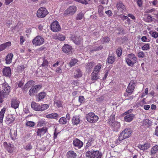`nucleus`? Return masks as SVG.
<instances>
[{
  "instance_id": "nucleus-42",
  "label": "nucleus",
  "mask_w": 158,
  "mask_h": 158,
  "mask_svg": "<svg viewBox=\"0 0 158 158\" xmlns=\"http://www.w3.org/2000/svg\"><path fill=\"white\" fill-rule=\"evenodd\" d=\"M77 62V60L74 58L72 59L70 62L69 63V64L70 67L73 66Z\"/></svg>"
},
{
  "instance_id": "nucleus-54",
  "label": "nucleus",
  "mask_w": 158,
  "mask_h": 158,
  "mask_svg": "<svg viewBox=\"0 0 158 158\" xmlns=\"http://www.w3.org/2000/svg\"><path fill=\"white\" fill-rule=\"evenodd\" d=\"M84 100L85 98L83 96H81L79 97L78 101L81 103L84 102Z\"/></svg>"
},
{
  "instance_id": "nucleus-33",
  "label": "nucleus",
  "mask_w": 158,
  "mask_h": 158,
  "mask_svg": "<svg viewBox=\"0 0 158 158\" xmlns=\"http://www.w3.org/2000/svg\"><path fill=\"white\" fill-rule=\"evenodd\" d=\"M6 111L5 108H3L0 112V123H2L3 121L4 115Z\"/></svg>"
},
{
  "instance_id": "nucleus-6",
  "label": "nucleus",
  "mask_w": 158,
  "mask_h": 158,
  "mask_svg": "<svg viewBox=\"0 0 158 158\" xmlns=\"http://www.w3.org/2000/svg\"><path fill=\"white\" fill-rule=\"evenodd\" d=\"M44 38L40 35L36 36L32 41L33 44L35 46H41L44 44Z\"/></svg>"
},
{
  "instance_id": "nucleus-34",
  "label": "nucleus",
  "mask_w": 158,
  "mask_h": 158,
  "mask_svg": "<svg viewBox=\"0 0 158 158\" xmlns=\"http://www.w3.org/2000/svg\"><path fill=\"white\" fill-rule=\"evenodd\" d=\"M102 65L99 64L96 66L94 68L93 72L99 73L101 69Z\"/></svg>"
},
{
  "instance_id": "nucleus-64",
  "label": "nucleus",
  "mask_w": 158,
  "mask_h": 158,
  "mask_svg": "<svg viewBox=\"0 0 158 158\" xmlns=\"http://www.w3.org/2000/svg\"><path fill=\"white\" fill-rule=\"evenodd\" d=\"M143 125H146L147 127L148 126V120L147 119H145L143 122Z\"/></svg>"
},
{
  "instance_id": "nucleus-14",
  "label": "nucleus",
  "mask_w": 158,
  "mask_h": 158,
  "mask_svg": "<svg viewBox=\"0 0 158 158\" xmlns=\"http://www.w3.org/2000/svg\"><path fill=\"white\" fill-rule=\"evenodd\" d=\"M116 7L118 11L121 13L126 11V7L121 2H119L117 4Z\"/></svg>"
},
{
  "instance_id": "nucleus-37",
  "label": "nucleus",
  "mask_w": 158,
  "mask_h": 158,
  "mask_svg": "<svg viewBox=\"0 0 158 158\" xmlns=\"http://www.w3.org/2000/svg\"><path fill=\"white\" fill-rule=\"evenodd\" d=\"M15 119V118L13 116H11V117L9 118H7L6 120V122L7 124L9 125L13 123Z\"/></svg>"
},
{
  "instance_id": "nucleus-40",
  "label": "nucleus",
  "mask_w": 158,
  "mask_h": 158,
  "mask_svg": "<svg viewBox=\"0 0 158 158\" xmlns=\"http://www.w3.org/2000/svg\"><path fill=\"white\" fill-rule=\"evenodd\" d=\"M100 40L101 42L103 44H104L108 42H109L110 41V39L108 37H105L102 38Z\"/></svg>"
},
{
  "instance_id": "nucleus-7",
  "label": "nucleus",
  "mask_w": 158,
  "mask_h": 158,
  "mask_svg": "<svg viewBox=\"0 0 158 158\" xmlns=\"http://www.w3.org/2000/svg\"><path fill=\"white\" fill-rule=\"evenodd\" d=\"M131 133L132 131L130 128H126L122 131L119 134V139H121V137L125 139L131 136Z\"/></svg>"
},
{
  "instance_id": "nucleus-45",
  "label": "nucleus",
  "mask_w": 158,
  "mask_h": 158,
  "mask_svg": "<svg viewBox=\"0 0 158 158\" xmlns=\"http://www.w3.org/2000/svg\"><path fill=\"white\" fill-rule=\"evenodd\" d=\"M84 14L83 12H81L78 14L76 17L77 20H81L84 17Z\"/></svg>"
},
{
  "instance_id": "nucleus-1",
  "label": "nucleus",
  "mask_w": 158,
  "mask_h": 158,
  "mask_svg": "<svg viewBox=\"0 0 158 158\" xmlns=\"http://www.w3.org/2000/svg\"><path fill=\"white\" fill-rule=\"evenodd\" d=\"M2 89L0 92V102L2 103L3 102V99L7 97L10 91V87L6 82L2 84Z\"/></svg>"
},
{
  "instance_id": "nucleus-35",
  "label": "nucleus",
  "mask_w": 158,
  "mask_h": 158,
  "mask_svg": "<svg viewBox=\"0 0 158 158\" xmlns=\"http://www.w3.org/2000/svg\"><path fill=\"white\" fill-rule=\"evenodd\" d=\"M46 94L44 92H41L39 94L38 100H37L38 102H39L42 99H44L45 97Z\"/></svg>"
},
{
  "instance_id": "nucleus-26",
  "label": "nucleus",
  "mask_w": 158,
  "mask_h": 158,
  "mask_svg": "<svg viewBox=\"0 0 158 158\" xmlns=\"http://www.w3.org/2000/svg\"><path fill=\"white\" fill-rule=\"evenodd\" d=\"M67 157L68 158H76L77 155L76 153L73 151H70L67 153Z\"/></svg>"
},
{
  "instance_id": "nucleus-62",
  "label": "nucleus",
  "mask_w": 158,
  "mask_h": 158,
  "mask_svg": "<svg viewBox=\"0 0 158 158\" xmlns=\"http://www.w3.org/2000/svg\"><path fill=\"white\" fill-rule=\"evenodd\" d=\"M14 0H5V3L6 5H8L12 2Z\"/></svg>"
},
{
  "instance_id": "nucleus-31",
  "label": "nucleus",
  "mask_w": 158,
  "mask_h": 158,
  "mask_svg": "<svg viewBox=\"0 0 158 158\" xmlns=\"http://www.w3.org/2000/svg\"><path fill=\"white\" fill-rule=\"evenodd\" d=\"M138 147L139 149L145 151L148 149V143H145L143 145H139L138 146Z\"/></svg>"
},
{
  "instance_id": "nucleus-50",
  "label": "nucleus",
  "mask_w": 158,
  "mask_h": 158,
  "mask_svg": "<svg viewBox=\"0 0 158 158\" xmlns=\"http://www.w3.org/2000/svg\"><path fill=\"white\" fill-rule=\"evenodd\" d=\"M32 147L30 143H28L24 147V149L27 151H29L32 148Z\"/></svg>"
},
{
  "instance_id": "nucleus-28",
  "label": "nucleus",
  "mask_w": 158,
  "mask_h": 158,
  "mask_svg": "<svg viewBox=\"0 0 158 158\" xmlns=\"http://www.w3.org/2000/svg\"><path fill=\"white\" fill-rule=\"evenodd\" d=\"M158 152V145H156L152 147L151 150V154L153 156Z\"/></svg>"
},
{
  "instance_id": "nucleus-9",
  "label": "nucleus",
  "mask_w": 158,
  "mask_h": 158,
  "mask_svg": "<svg viewBox=\"0 0 158 158\" xmlns=\"http://www.w3.org/2000/svg\"><path fill=\"white\" fill-rule=\"evenodd\" d=\"M48 12L45 7H41L37 10V15L39 18H44L48 14Z\"/></svg>"
},
{
  "instance_id": "nucleus-59",
  "label": "nucleus",
  "mask_w": 158,
  "mask_h": 158,
  "mask_svg": "<svg viewBox=\"0 0 158 158\" xmlns=\"http://www.w3.org/2000/svg\"><path fill=\"white\" fill-rule=\"evenodd\" d=\"M142 48L143 50H147L148 49V44H147L143 46Z\"/></svg>"
},
{
  "instance_id": "nucleus-16",
  "label": "nucleus",
  "mask_w": 158,
  "mask_h": 158,
  "mask_svg": "<svg viewBox=\"0 0 158 158\" xmlns=\"http://www.w3.org/2000/svg\"><path fill=\"white\" fill-rule=\"evenodd\" d=\"M72 47L70 45L67 44H64L62 47L63 51L64 52L68 54H69L70 53L72 52Z\"/></svg>"
},
{
  "instance_id": "nucleus-27",
  "label": "nucleus",
  "mask_w": 158,
  "mask_h": 158,
  "mask_svg": "<svg viewBox=\"0 0 158 158\" xmlns=\"http://www.w3.org/2000/svg\"><path fill=\"white\" fill-rule=\"evenodd\" d=\"M46 117L48 118L56 119L59 117V115L55 113H53L47 115Z\"/></svg>"
},
{
  "instance_id": "nucleus-44",
  "label": "nucleus",
  "mask_w": 158,
  "mask_h": 158,
  "mask_svg": "<svg viewBox=\"0 0 158 158\" xmlns=\"http://www.w3.org/2000/svg\"><path fill=\"white\" fill-rule=\"evenodd\" d=\"M34 83V82L33 81H29L25 85V87L26 88H28L30 86L33 85Z\"/></svg>"
},
{
  "instance_id": "nucleus-55",
  "label": "nucleus",
  "mask_w": 158,
  "mask_h": 158,
  "mask_svg": "<svg viewBox=\"0 0 158 158\" xmlns=\"http://www.w3.org/2000/svg\"><path fill=\"white\" fill-rule=\"evenodd\" d=\"M150 4H152L153 6H156L158 3V1L157 0H154L150 2Z\"/></svg>"
},
{
  "instance_id": "nucleus-38",
  "label": "nucleus",
  "mask_w": 158,
  "mask_h": 158,
  "mask_svg": "<svg viewBox=\"0 0 158 158\" xmlns=\"http://www.w3.org/2000/svg\"><path fill=\"white\" fill-rule=\"evenodd\" d=\"M115 58L114 56H109L108 58V62L109 64H112L115 60Z\"/></svg>"
},
{
  "instance_id": "nucleus-2",
  "label": "nucleus",
  "mask_w": 158,
  "mask_h": 158,
  "mask_svg": "<svg viewBox=\"0 0 158 158\" xmlns=\"http://www.w3.org/2000/svg\"><path fill=\"white\" fill-rule=\"evenodd\" d=\"M114 119V117L113 116H111L109 120V124L113 131L117 132L120 129L121 125L120 123L118 122H113Z\"/></svg>"
},
{
  "instance_id": "nucleus-46",
  "label": "nucleus",
  "mask_w": 158,
  "mask_h": 158,
  "mask_svg": "<svg viewBox=\"0 0 158 158\" xmlns=\"http://www.w3.org/2000/svg\"><path fill=\"white\" fill-rule=\"evenodd\" d=\"M26 125L27 126L33 127L35 125V123L33 121H28L26 122Z\"/></svg>"
},
{
  "instance_id": "nucleus-5",
  "label": "nucleus",
  "mask_w": 158,
  "mask_h": 158,
  "mask_svg": "<svg viewBox=\"0 0 158 158\" xmlns=\"http://www.w3.org/2000/svg\"><path fill=\"white\" fill-rule=\"evenodd\" d=\"M135 86V84L134 81H131L129 83L126 89V93L124 94V96L125 97H128L127 98V99H128L131 98L128 96L132 93L134 89Z\"/></svg>"
},
{
  "instance_id": "nucleus-13",
  "label": "nucleus",
  "mask_w": 158,
  "mask_h": 158,
  "mask_svg": "<svg viewBox=\"0 0 158 158\" xmlns=\"http://www.w3.org/2000/svg\"><path fill=\"white\" fill-rule=\"evenodd\" d=\"M41 88L40 85H35L31 88L29 91V94L30 95H33L34 94L37 93Z\"/></svg>"
},
{
  "instance_id": "nucleus-43",
  "label": "nucleus",
  "mask_w": 158,
  "mask_h": 158,
  "mask_svg": "<svg viewBox=\"0 0 158 158\" xmlns=\"http://www.w3.org/2000/svg\"><path fill=\"white\" fill-rule=\"evenodd\" d=\"M94 65V62H90L87 64L86 66V68L87 69H92Z\"/></svg>"
},
{
  "instance_id": "nucleus-30",
  "label": "nucleus",
  "mask_w": 158,
  "mask_h": 158,
  "mask_svg": "<svg viewBox=\"0 0 158 158\" xmlns=\"http://www.w3.org/2000/svg\"><path fill=\"white\" fill-rule=\"evenodd\" d=\"M91 79L96 81L99 78L98 73L93 72L91 74Z\"/></svg>"
},
{
  "instance_id": "nucleus-17",
  "label": "nucleus",
  "mask_w": 158,
  "mask_h": 158,
  "mask_svg": "<svg viewBox=\"0 0 158 158\" xmlns=\"http://www.w3.org/2000/svg\"><path fill=\"white\" fill-rule=\"evenodd\" d=\"M9 135L12 140H15L17 138V131L12 129H10Z\"/></svg>"
},
{
  "instance_id": "nucleus-25",
  "label": "nucleus",
  "mask_w": 158,
  "mask_h": 158,
  "mask_svg": "<svg viewBox=\"0 0 158 158\" xmlns=\"http://www.w3.org/2000/svg\"><path fill=\"white\" fill-rule=\"evenodd\" d=\"M81 121V119L79 116H74L72 119V123L73 125H77L79 124Z\"/></svg>"
},
{
  "instance_id": "nucleus-18",
  "label": "nucleus",
  "mask_w": 158,
  "mask_h": 158,
  "mask_svg": "<svg viewBox=\"0 0 158 158\" xmlns=\"http://www.w3.org/2000/svg\"><path fill=\"white\" fill-rule=\"evenodd\" d=\"M70 39L76 44H80L82 41V39L79 36L72 35Z\"/></svg>"
},
{
  "instance_id": "nucleus-11",
  "label": "nucleus",
  "mask_w": 158,
  "mask_h": 158,
  "mask_svg": "<svg viewBox=\"0 0 158 158\" xmlns=\"http://www.w3.org/2000/svg\"><path fill=\"white\" fill-rule=\"evenodd\" d=\"M77 8L74 6H69L64 12V14L67 15L69 14L72 15L74 14L77 11Z\"/></svg>"
},
{
  "instance_id": "nucleus-23",
  "label": "nucleus",
  "mask_w": 158,
  "mask_h": 158,
  "mask_svg": "<svg viewBox=\"0 0 158 158\" xmlns=\"http://www.w3.org/2000/svg\"><path fill=\"white\" fill-rule=\"evenodd\" d=\"M31 106L34 110L40 111V105L39 104L33 102H31Z\"/></svg>"
},
{
  "instance_id": "nucleus-53",
  "label": "nucleus",
  "mask_w": 158,
  "mask_h": 158,
  "mask_svg": "<svg viewBox=\"0 0 158 158\" xmlns=\"http://www.w3.org/2000/svg\"><path fill=\"white\" fill-rule=\"evenodd\" d=\"M116 53L118 56L119 57L122 53V49L121 48H118L116 50Z\"/></svg>"
},
{
  "instance_id": "nucleus-51",
  "label": "nucleus",
  "mask_w": 158,
  "mask_h": 158,
  "mask_svg": "<svg viewBox=\"0 0 158 158\" xmlns=\"http://www.w3.org/2000/svg\"><path fill=\"white\" fill-rule=\"evenodd\" d=\"M58 40L61 41H63L65 40V37L64 35L59 34V36H58Z\"/></svg>"
},
{
  "instance_id": "nucleus-3",
  "label": "nucleus",
  "mask_w": 158,
  "mask_h": 158,
  "mask_svg": "<svg viewBox=\"0 0 158 158\" xmlns=\"http://www.w3.org/2000/svg\"><path fill=\"white\" fill-rule=\"evenodd\" d=\"M85 156L87 158H101L102 154L98 150L91 149L86 152Z\"/></svg>"
},
{
  "instance_id": "nucleus-61",
  "label": "nucleus",
  "mask_w": 158,
  "mask_h": 158,
  "mask_svg": "<svg viewBox=\"0 0 158 158\" xmlns=\"http://www.w3.org/2000/svg\"><path fill=\"white\" fill-rule=\"evenodd\" d=\"M154 134L155 135L158 137V125L155 128Z\"/></svg>"
},
{
  "instance_id": "nucleus-20",
  "label": "nucleus",
  "mask_w": 158,
  "mask_h": 158,
  "mask_svg": "<svg viewBox=\"0 0 158 158\" xmlns=\"http://www.w3.org/2000/svg\"><path fill=\"white\" fill-rule=\"evenodd\" d=\"M120 137L118 136V138L115 141L116 144L118 145L120 144L122 145H127V141L125 140L124 138L121 137V139H119Z\"/></svg>"
},
{
  "instance_id": "nucleus-60",
  "label": "nucleus",
  "mask_w": 158,
  "mask_h": 158,
  "mask_svg": "<svg viewBox=\"0 0 158 158\" xmlns=\"http://www.w3.org/2000/svg\"><path fill=\"white\" fill-rule=\"evenodd\" d=\"M105 13L109 16H111L113 15V13L110 10L106 11Z\"/></svg>"
},
{
  "instance_id": "nucleus-63",
  "label": "nucleus",
  "mask_w": 158,
  "mask_h": 158,
  "mask_svg": "<svg viewBox=\"0 0 158 158\" xmlns=\"http://www.w3.org/2000/svg\"><path fill=\"white\" fill-rule=\"evenodd\" d=\"M103 48V47L102 46H99L98 47H96L94 49V51L99 50L102 49Z\"/></svg>"
},
{
  "instance_id": "nucleus-15",
  "label": "nucleus",
  "mask_w": 158,
  "mask_h": 158,
  "mask_svg": "<svg viewBox=\"0 0 158 158\" xmlns=\"http://www.w3.org/2000/svg\"><path fill=\"white\" fill-rule=\"evenodd\" d=\"M73 146L77 148L80 149L82 147L83 142L78 139H75L73 142Z\"/></svg>"
},
{
  "instance_id": "nucleus-48",
  "label": "nucleus",
  "mask_w": 158,
  "mask_h": 158,
  "mask_svg": "<svg viewBox=\"0 0 158 158\" xmlns=\"http://www.w3.org/2000/svg\"><path fill=\"white\" fill-rule=\"evenodd\" d=\"M46 124V122L44 120H41L39 121L38 122V126L41 127L42 126H43L44 125Z\"/></svg>"
},
{
  "instance_id": "nucleus-36",
  "label": "nucleus",
  "mask_w": 158,
  "mask_h": 158,
  "mask_svg": "<svg viewBox=\"0 0 158 158\" xmlns=\"http://www.w3.org/2000/svg\"><path fill=\"white\" fill-rule=\"evenodd\" d=\"M14 147L13 145L10 144L6 149L10 153H12L14 150Z\"/></svg>"
},
{
  "instance_id": "nucleus-21",
  "label": "nucleus",
  "mask_w": 158,
  "mask_h": 158,
  "mask_svg": "<svg viewBox=\"0 0 158 158\" xmlns=\"http://www.w3.org/2000/svg\"><path fill=\"white\" fill-rule=\"evenodd\" d=\"M11 69L9 67H6L3 69V74L6 77H10L11 76Z\"/></svg>"
},
{
  "instance_id": "nucleus-19",
  "label": "nucleus",
  "mask_w": 158,
  "mask_h": 158,
  "mask_svg": "<svg viewBox=\"0 0 158 158\" xmlns=\"http://www.w3.org/2000/svg\"><path fill=\"white\" fill-rule=\"evenodd\" d=\"M48 130V128L46 127H43L41 128H39L37 131V135L41 137L46 133Z\"/></svg>"
},
{
  "instance_id": "nucleus-8",
  "label": "nucleus",
  "mask_w": 158,
  "mask_h": 158,
  "mask_svg": "<svg viewBox=\"0 0 158 158\" xmlns=\"http://www.w3.org/2000/svg\"><path fill=\"white\" fill-rule=\"evenodd\" d=\"M87 121L90 123H94L97 122L98 119V117L95 115L93 113H88L86 116Z\"/></svg>"
},
{
  "instance_id": "nucleus-58",
  "label": "nucleus",
  "mask_w": 158,
  "mask_h": 158,
  "mask_svg": "<svg viewBox=\"0 0 158 158\" xmlns=\"http://www.w3.org/2000/svg\"><path fill=\"white\" fill-rule=\"evenodd\" d=\"M144 56V54L143 52H139L138 54V56L139 57H143Z\"/></svg>"
},
{
  "instance_id": "nucleus-24",
  "label": "nucleus",
  "mask_w": 158,
  "mask_h": 158,
  "mask_svg": "<svg viewBox=\"0 0 158 158\" xmlns=\"http://www.w3.org/2000/svg\"><path fill=\"white\" fill-rule=\"evenodd\" d=\"M13 55L11 53H9L6 56L5 60L6 63L7 64H10L11 62Z\"/></svg>"
},
{
  "instance_id": "nucleus-47",
  "label": "nucleus",
  "mask_w": 158,
  "mask_h": 158,
  "mask_svg": "<svg viewBox=\"0 0 158 158\" xmlns=\"http://www.w3.org/2000/svg\"><path fill=\"white\" fill-rule=\"evenodd\" d=\"M149 33L152 35V37L156 38L158 37V33L156 31H150Z\"/></svg>"
},
{
  "instance_id": "nucleus-41",
  "label": "nucleus",
  "mask_w": 158,
  "mask_h": 158,
  "mask_svg": "<svg viewBox=\"0 0 158 158\" xmlns=\"http://www.w3.org/2000/svg\"><path fill=\"white\" fill-rule=\"evenodd\" d=\"M59 122L61 124H65L67 123V121L66 118L63 117L60 119Z\"/></svg>"
},
{
  "instance_id": "nucleus-4",
  "label": "nucleus",
  "mask_w": 158,
  "mask_h": 158,
  "mask_svg": "<svg viewBox=\"0 0 158 158\" xmlns=\"http://www.w3.org/2000/svg\"><path fill=\"white\" fill-rule=\"evenodd\" d=\"M137 58L135 54L131 53L127 55L125 58L126 62L129 66H133L137 61Z\"/></svg>"
},
{
  "instance_id": "nucleus-57",
  "label": "nucleus",
  "mask_w": 158,
  "mask_h": 158,
  "mask_svg": "<svg viewBox=\"0 0 158 158\" xmlns=\"http://www.w3.org/2000/svg\"><path fill=\"white\" fill-rule=\"evenodd\" d=\"M20 43L21 44H22L25 41V40L23 36H21L20 37Z\"/></svg>"
},
{
  "instance_id": "nucleus-56",
  "label": "nucleus",
  "mask_w": 158,
  "mask_h": 158,
  "mask_svg": "<svg viewBox=\"0 0 158 158\" xmlns=\"http://www.w3.org/2000/svg\"><path fill=\"white\" fill-rule=\"evenodd\" d=\"M55 105L57 106L58 107H60L62 106V104L61 102L60 101H57L55 102Z\"/></svg>"
},
{
  "instance_id": "nucleus-29",
  "label": "nucleus",
  "mask_w": 158,
  "mask_h": 158,
  "mask_svg": "<svg viewBox=\"0 0 158 158\" xmlns=\"http://www.w3.org/2000/svg\"><path fill=\"white\" fill-rule=\"evenodd\" d=\"M10 45V42H8L0 45V51L4 50L7 46H9Z\"/></svg>"
},
{
  "instance_id": "nucleus-32",
  "label": "nucleus",
  "mask_w": 158,
  "mask_h": 158,
  "mask_svg": "<svg viewBox=\"0 0 158 158\" xmlns=\"http://www.w3.org/2000/svg\"><path fill=\"white\" fill-rule=\"evenodd\" d=\"M74 77H81L82 73L80 69H77L74 72Z\"/></svg>"
},
{
  "instance_id": "nucleus-10",
  "label": "nucleus",
  "mask_w": 158,
  "mask_h": 158,
  "mask_svg": "<svg viewBox=\"0 0 158 158\" xmlns=\"http://www.w3.org/2000/svg\"><path fill=\"white\" fill-rule=\"evenodd\" d=\"M132 110H128L125 112L124 114L126 115L124 117V120L126 122H130L132 121L134 117V115L133 114H129L131 112Z\"/></svg>"
},
{
  "instance_id": "nucleus-52",
  "label": "nucleus",
  "mask_w": 158,
  "mask_h": 158,
  "mask_svg": "<svg viewBox=\"0 0 158 158\" xmlns=\"http://www.w3.org/2000/svg\"><path fill=\"white\" fill-rule=\"evenodd\" d=\"M48 61L44 59L43 60V63L42 64V67H46L47 66L48 64Z\"/></svg>"
},
{
  "instance_id": "nucleus-49",
  "label": "nucleus",
  "mask_w": 158,
  "mask_h": 158,
  "mask_svg": "<svg viewBox=\"0 0 158 158\" xmlns=\"http://www.w3.org/2000/svg\"><path fill=\"white\" fill-rule=\"evenodd\" d=\"M98 11L100 15H102L103 7L102 5H99L98 7Z\"/></svg>"
},
{
  "instance_id": "nucleus-12",
  "label": "nucleus",
  "mask_w": 158,
  "mask_h": 158,
  "mask_svg": "<svg viewBox=\"0 0 158 158\" xmlns=\"http://www.w3.org/2000/svg\"><path fill=\"white\" fill-rule=\"evenodd\" d=\"M51 29L53 32H57L60 31L61 28L57 21H54L51 24Z\"/></svg>"
},
{
  "instance_id": "nucleus-39",
  "label": "nucleus",
  "mask_w": 158,
  "mask_h": 158,
  "mask_svg": "<svg viewBox=\"0 0 158 158\" xmlns=\"http://www.w3.org/2000/svg\"><path fill=\"white\" fill-rule=\"evenodd\" d=\"M49 107V105L47 104H43L40 105V111H43L48 108Z\"/></svg>"
},
{
  "instance_id": "nucleus-22",
  "label": "nucleus",
  "mask_w": 158,
  "mask_h": 158,
  "mask_svg": "<svg viewBox=\"0 0 158 158\" xmlns=\"http://www.w3.org/2000/svg\"><path fill=\"white\" fill-rule=\"evenodd\" d=\"M19 101L16 98H13L11 100V106L14 109L18 107L19 105Z\"/></svg>"
}]
</instances>
